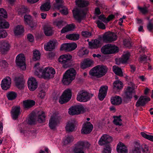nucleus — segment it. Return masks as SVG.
<instances>
[{
    "label": "nucleus",
    "mask_w": 153,
    "mask_h": 153,
    "mask_svg": "<svg viewBox=\"0 0 153 153\" xmlns=\"http://www.w3.org/2000/svg\"><path fill=\"white\" fill-rule=\"evenodd\" d=\"M40 73H41V75L39 74L37 70H36L34 72L35 74L39 77H42L45 79H48L52 78L54 76V75L55 74V71L54 68L51 67H46L42 70H39Z\"/></svg>",
    "instance_id": "obj_1"
},
{
    "label": "nucleus",
    "mask_w": 153,
    "mask_h": 153,
    "mask_svg": "<svg viewBox=\"0 0 153 153\" xmlns=\"http://www.w3.org/2000/svg\"><path fill=\"white\" fill-rule=\"evenodd\" d=\"M72 58V56L69 54L62 55L59 58L58 61L63 65L64 68H67L70 65V63Z\"/></svg>",
    "instance_id": "obj_7"
},
{
    "label": "nucleus",
    "mask_w": 153,
    "mask_h": 153,
    "mask_svg": "<svg viewBox=\"0 0 153 153\" xmlns=\"http://www.w3.org/2000/svg\"><path fill=\"white\" fill-rule=\"evenodd\" d=\"M111 103L113 105H118L121 104L122 102V100L121 97L116 95L111 98Z\"/></svg>",
    "instance_id": "obj_31"
},
{
    "label": "nucleus",
    "mask_w": 153,
    "mask_h": 153,
    "mask_svg": "<svg viewBox=\"0 0 153 153\" xmlns=\"http://www.w3.org/2000/svg\"><path fill=\"white\" fill-rule=\"evenodd\" d=\"M40 53L39 51L36 50L33 52V59L34 61L39 60L40 58Z\"/></svg>",
    "instance_id": "obj_48"
},
{
    "label": "nucleus",
    "mask_w": 153,
    "mask_h": 153,
    "mask_svg": "<svg viewBox=\"0 0 153 153\" xmlns=\"http://www.w3.org/2000/svg\"><path fill=\"white\" fill-rule=\"evenodd\" d=\"M90 98L89 94L87 92L82 91L79 92L77 96V100L80 102H86Z\"/></svg>",
    "instance_id": "obj_12"
},
{
    "label": "nucleus",
    "mask_w": 153,
    "mask_h": 153,
    "mask_svg": "<svg viewBox=\"0 0 153 153\" xmlns=\"http://www.w3.org/2000/svg\"><path fill=\"white\" fill-rule=\"evenodd\" d=\"M28 87L29 89L31 91H34L38 87V83L36 79L34 77L29 78L27 81Z\"/></svg>",
    "instance_id": "obj_15"
},
{
    "label": "nucleus",
    "mask_w": 153,
    "mask_h": 153,
    "mask_svg": "<svg viewBox=\"0 0 153 153\" xmlns=\"http://www.w3.org/2000/svg\"><path fill=\"white\" fill-rule=\"evenodd\" d=\"M1 33H2L3 34L2 35L3 37H6L7 36V33L6 31V30H4L3 28H0V39L1 38V37L2 36L1 35Z\"/></svg>",
    "instance_id": "obj_64"
},
{
    "label": "nucleus",
    "mask_w": 153,
    "mask_h": 153,
    "mask_svg": "<svg viewBox=\"0 0 153 153\" xmlns=\"http://www.w3.org/2000/svg\"><path fill=\"white\" fill-rule=\"evenodd\" d=\"M149 60V56H146V55H141L140 56V61L142 63H145L147 62L148 60Z\"/></svg>",
    "instance_id": "obj_54"
},
{
    "label": "nucleus",
    "mask_w": 153,
    "mask_h": 153,
    "mask_svg": "<svg viewBox=\"0 0 153 153\" xmlns=\"http://www.w3.org/2000/svg\"><path fill=\"white\" fill-rule=\"evenodd\" d=\"M137 8L138 10L143 14L147 13L148 12V8L146 6L142 7L138 5L137 7Z\"/></svg>",
    "instance_id": "obj_49"
},
{
    "label": "nucleus",
    "mask_w": 153,
    "mask_h": 153,
    "mask_svg": "<svg viewBox=\"0 0 153 153\" xmlns=\"http://www.w3.org/2000/svg\"><path fill=\"white\" fill-rule=\"evenodd\" d=\"M124 45L126 47H130L131 46V42L128 40L125 39L123 41Z\"/></svg>",
    "instance_id": "obj_61"
},
{
    "label": "nucleus",
    "mask_w": 153,
    "mask_h": 153,
    "mask_svg": "<svg viewBox=\"0 0 153 153\" xmlns=\"http://www.w3.org/2000/svg\"><path fill=\"white\" fill-rule=\"evenodd\" d=\"M79 37V35L78 34H69L66 35V38L69 40H76Z\"/></svg>",
    "instance_id": "obj_39"
},
{
    "label": "nucleus",
    "mask_w": 153,
    "mask_h": 153,
    "mask_svg": "<svg viewBox=\"0 0 153 153\" xmlns=\"http://www.w3.org/2000/svg\"><path fill=\"white\" fill-rule=\"evenodd\" d=\"M24 19L26 23L32 29H33L36 26V24H33L32 21V17L29 15H26L24 16Z\"/></svg>",
    "instance_id": "obj_30"
},
{
    "label": "nucleus",
    "mask_w": 153,
    "mask_h": 153,
    "mask_svg": "<svg viewBox=\"0 0 153 153\" xmlns=\"http://www.w3.org/2000/svg\"><path fill=\"white\" fill-rule=\"evenodd\" d=\"M58 45V42L56 39L51 40L46 44L44 45V47L46 51H51L54 49Z\"/></svg>",
    "instance_id": "obj_18"
},
{
    "label": "nucleus",
    "mask_w": 153,
    "mask_h": 153,
    "mask_svg": "<svg viewBox=\"0 0 153 153\" xmlns=\"http://www.w3.org/2000/svg\"><path fill=\"white\" fill-rule=\"evenodd\" d=\"M56 3L54 4L55 8L59 10L60 12L63 14L66 15L68 12V9L63 5V0H55Z\"/></svg>",
    "instance_id": "obj_9"
},
{
    "label": "nucleus",
    "mask_w": 153,
    "mask_h": 153,
    "mask_svg": "<svg viewBox=\"0 0 153 153\" xmlns=\"http://www.w3.org/2000/svg\"><path fill=\"white\" fill-rule=\"evenodd\" d=\"M71 92L70 90L67 89L65 90L60 98L59 102L61 104L67 102L71 99Z\"/></svg>",
    "instance_id": "obj_10"
},
{
    "label": "nucleus",
    "mask_w": 153,
    "mask_h": 153,
    "mask_svg": "<svg viewBox=\"0 0 153 153\" xmlns=\"http://www.w3.org/2000/svg\"><path fill=\"white\" fill-rule=\"evenodd\" d=\"M141 150L143 153H149L148 146L145 143L141 144L139 142L135 143L134 147L132 150V153H142Z\"/></svg>",
    "instance_id": "obj_5"
},
{
    "label": "nucleus",
    "mask_w": 153,
    "mask_h": 153,
    "mask_svg": "<svg viewBox=\"0 0 153 153\" xmlns=\"http://www.w3.org/2000/svg\"><path fill=\"white\" fill-rule=\"evenodd\" d=\"M29 11V10L27 9V7L24 6L19 10V13L22 14L28 12Z\"/></svg>",
    "instance_id": "obj_58"
},
{
    "label": "nucleus",
    "mask_w": 153,
    "mask_h": 153,
    "mask_svg": "<svg viewBox=\"0 0 153 153\" xmlns=\"http://www.w3.org/2000/svg\"><path fill=\"white\" fill-rule=\"evenodd\" d=\"M73 140V138L71 136H69L65 137L64 140V145H67L69 144Z\"/></svg>",
    "instance_id": "obj_50"
},
{
    "label": "nucleus",
    "mask_w": 153,
    "mask_h": 153,
    "mask_svg": "<svg viewBox=\"0 0 153 153\" xmlns=\"http://www.w3.org/2000/svg\"><path fill=\"white\" fill-rule=\"evenodd\" d=\"M96 23L97 24L98 27L102 29H104L105 28V25L101 21L98 20L96 21Z\"/></svg>",
    "instance_id": "obj_57"
},
{
    "label": "nucleus",
    "mask_w": 153,
    "mask_h": 153,
    "mask_svg": "<svg viewBox=\"0 0 153 153\" xmlns=\"http://www.w3.org/2000/svg\"><path fill=\"white\" fill-rule=\"evenodd\" d=\"M147 28L150 31L153 30V23L149 22L147 25Z\"/></svg>",
    "instance_id": "obj_63"
},
{
    "label": "nucleus",
    "mask_w": 153,
    "mask_h": 153,
    "mask_svg": "<svg viewBox=\"0 0 153 153\" xmlns=\"http://www.w3.org/2000/svg\"><path fill=\"white\" fill-rule=\"evenodd\" d=\"M114 123L117 125L120 126L122 124V120L120 117H114Z\"/></svg>",
    "instance_id": "obj_52"
},
{
    "label": "nucleus",
    "mask_w": 153,
    "mask_h": 153,
    "mask_svg": "<svg viewBox=\"0 0 153 153\" xmlns=\"http://www.w3.org/2000/svg\"><path fill=\"white\" fill-rule=\"evenodd\" d=\"M90 145L87 142L79 141L75 145L73 150L74 153H85L83 149L84 148H89Z\"/></svg>",
    "instance_id": "obj_4"
},
{
    "label": "nucleus",
    "mask_w": 153,
    "mask_h": 153,
    "mask_svg": "<svg viewBox=\"0 0 153 153\" xmlns=\"http://www.w3.org/2000/svg\"><path fill=\"white\" fill-rule=\"evenodd\" d=\"M51 7L50 3L46 2L42 5L40 7V9L42 11H47L49 10Z\"/></svg>",
    "instance_id": "obj_47"
},
{
    "label": "nucleus",
    "mask_w": 153,
    "mask_h": 153,
    "mask_svg": "<svg viewBox=\"0 0 153 153\" xmlns=\"http://www.w3.org/2000/svg\"><path fill=\"white\" fill-rule=\"evenodd\" d=\"M7 16V13L6 11L3 8H0V17L6 18Z\"/></svg>",
    "instance_id": "obj_53"
},
{
    "label": "nucleus",
    "mask_w": 153,
    "mask_h": 153,
    "mask_svg": "<svg viewBox=\"0 0 153 153\" xmlns=\"http://www.w3.org/2000/svg\"><path fill=\"white\" fill-rule=\"evenodd\" d=\"M10 49V45L9 43L6 42H3L1 44L0 47V51L1 53L4 54L6 53Z\"/></svg>",
    "instance_id": "obj_28"
},
{
    "label": "nucleus",
    "mask_w": 153,
    "mask_h": 153,
    "mask_svg": "<svg viewBox=\"0 0 153 153\" xmlns=\"http://www.w3.org/2000/svg\"><path fill=\"white\" fill-rule=\"evenodd\" d=\"M113 71L117 75L120 76H123V72L121 69L116 65H114L113 67Z\"/></svg>",
    "instance_id": "obj_40"
},
{
    "label": "nucleus",
    "mask_w": 153,
    "mask_h": 153,
    "mask_svg": "<svg viewBox=\"0 0 153 153\" xmlns=\"http://www.w3.org/2000/svg\"><path fill=\"white\" fill-rule=\"evenodd\" d=\"M93 63V61L90 59H85L81 63V68L84 69L91 66Z\"/></svg>",
    "instance_id": "obj_34"
},
{
    "label": "nucleus",
    "mask_w": 153,
    "mask_h": 153,
    "mask_svg": "<svg viewBox=\"0 0 153 153\" xmlns=\"http://www.w3.org/2000/svg\"><path fill=\"white\" fill-rule=\"evenodd\" d=\"M75 2L76 4L80 7H86L88 4L87 1L84 0H76Z\"/></svg>",
    "instance_id": "obj_43"
},
{
    "label": "nucleus",
    "mask_w": 153,
    "mask_h": 153,
    "mask_svg": "<svg viewBox=\"0 0 153 153\" xmlns=\"http://www.w3.org/2000/svg\"><path fill=\"white\" fill-rule=\"evenodd\" d=\"M88 53V51L85 48L80 49L78 53V54L80 56L87 54Z\"/></svg>",
    "instance_id": "obj_56"
},
{
    "label": "nucleus",
    "mask_w": 153,
    "mask_h": 153,
    "mask_svg": "<svg viewBox=\"0 0 153 153\" xmlns=\"http://www.w3.org/2000/svg\"><path fill=\"white\" fill-rule=\"evenodd\" d=\"M82 35L85 37H89L91 36V33L87 31H82Z\"/></svg>",
    "instance_id": "obj_60"
},
{
    "label": "nucleus",
    "mask_w": 153,
    "mask_h": 153,
    "mask_svg": "<svg viewBox=\"0 0 153 153\" xmlns=\"http://www.w3.org/2000/svg\"><path fill=\"white\" fill-rule=\"evenodd\" d=\"M44 32L46 36H50L53 34L52 28L50 26H46L44 28Z\"/></svg>",
    "instance_id": "obj_46"
},
{
    "label": "nucleus",
    "mask_w": 153,
    "mask_h": 153,
    "mask_svg": "<svg viewBox=\"0 0 153 153\" xmlns=\"http://www.w3.org/2000/svg\"><path fill=\"white\" fill-rule=\"evenodd\" d=\"M76 75L75 70L71 68L66 71L64 74L62 82L65 85H68L75 79Z\"/></svg>",
    "instance_id": "obj_3"
},
{
    "label": "nucleus",
    "mask_w": 153,
    "mask_h": 153,
    "mask_svg": "<svg viewBox=\"0 0 153 153\" xmlns=\"http://www.w3.org/2000/svg\"><path fill=\"white\" fill-rule=\"evenodd\" d=\"M27 39L30 42H33L34 40V38L33 35L31 34H28L27 35Z\"/></svg>",
    "instance_id": "obj_62"
},
{
    "label": "nucleus",
    "mask_w": 153,
    "mask_h": 153,
    "mask_svg": "<svg viewBox=\"0 0 153 153\" xmlns=\"http://www.w3.org/2000/svg\"><path fill=\"white\" fill-rule=\"evenodd\" d=\"M108 87L106 85L101 86L99 91L98 97L100 100H102L106 95Z\"/></svg>",
    "instance_id": "obj_23"
},
{
    "label": "nucleus",
    "mask_w": 153,
    "mask_h": 153,
    "mask_svg": "<svg viewBox=\"0 0 153 153\" xmlns=\"http://www.w3.org/2000/svg\"><path fill=\"white\" fill-rule=\"evenodd\" d=\"M7 97L9 100H12L15 99L17 97L16 93L13 91H10L7 93Z\"/></svg>",
    "instance_id": "obj_45"
},
{
    "label": "nucleus",
    "mask_w": 153,
    "mask_h": 153,
    "mask_svg": "<svg viewBox=\"0 0 153 153\" xmlns=\"http://www.w3.org/2000/svg\"><path fill=\"white\" fill-rule=\"evenodd\" d=\"M100 41L95 39L89 42V48L91 49L97 48L99 47Z\"/></svg>",
    "instance_id": "obj_33"
},
{
    "label": "nucleus",
    "mask_w": 153,
    "mask_h": 153,
    "mask_svg": "<svg viewBox=\"0 0 153 153\" xmlns=\"http://www.w3.org/2000/svg\"><path fill=\"white\" fill-rule=\"evenodd\" d=\"M112 141V137L109 135L104 134L103 135L98 141V144L100 146H103Z\"/></svg>",
    "instance_id": "obj_16"
},
{
    "label": "nucleus",
    "mask_w": 153,
    "mask_h": 153,
    "mask_svg": "<svg viewBox=\"0 0 153 153\" xmlns=\"http://www.w3.org/2000/svg\"><path fill=\"white\" fill-rule=\"evenodd\" d=\"M83 110V107L81 105H76L72 106L69 109L68 113L74 115L79 114Z\"/></svg>",
    "instance_id": "obj_13"
},
{
    "label": "nucleus",
    "mask_w": 153,
    "mask_h": 153,
    "mask_svg": "<svg viewBox=\"0 0 153 153\" xmlns=\"http://www.w3.org/2000/svg\"><path fill=\"white\" fill-rule=\"evenodd\" d=\"M10 26L9 23L5 20L0 18V27L1 28H7Z\"/></svg>",
    "instance_id": "obj_44"
},
{
    "label": "nucleus",
    "mask_w": 153,
    "mask_h": 153,
    "mask_svg": "<svg viewBox=\"0 0 153 153\" xmlns=\"http://www.w3.org/2000/svg\"><path fill=\"white\" fill-rule=\"evenodd\" d=\"M16 62L17 66L21 69L22 70L26 69L25 58L24 54H18L16 57Z\"/></svg>",
    "instance_id": "obj_8"
},
{
    "label": "nucleus",
    "mask_w": 153,
    "mask_h": 153,
    "mask_svg": "<svg viewBox=\"0 0 153 153\" xmlns=\"http://www.w3.org/2000/svg\"><path fill=\"white\" fill-rule=\"evenodd\" d=\"M74 29V25H68L63 28L61 31V33H64L73 30Z\"/></svg>",
    "instance_id": "obj_36"
},
{
    "label": "nucleus",
    "mask_w": 153,
    "mask_h": 153,
    "mask_svg": "<svg viewBox=\"0 0 153 153\" xmlns=\"http://www.w3.org/2000/svg\"><path fill=\"white\" fill-rule=\"evenodd\" d=\"M129 56L130 54L129 53L127 52L126 53L123 55L122 58L116 59V64L119 65L121 63H126L128 59Z\"/></svg>",
    "instance_id": "obj_25"
},
{
    "label": "nucleus",
    "mask_w": 153,
    "mask_h": 153,
    "mask_svg": "<svg viewBox=\"0 0 153 153\" xmlns=\"http://www.w3.org/2000/svg\"><path fill=\"white\" fill-rule=\"evenodd\" d=\"M21 110L19 106L13 107L11 111V115L13 120L16 119L21 113Z\"/></svg>",
    "instance_id": "obj_21"
},
{
    "label": "nucleus",
    "mask_w": 153,
    "mask_h": 153,
    "mask_svg": "<svg viewBox=\"0 0 153 153\" xmlns=\"http://www.w3.org/2000/svg\"><path fill=\"white\" fill-rule=\"evenodd\" d=\"M93 128V126L90 122H86L83 125L81 132L83 134H89L92 131Z\"/></svg>",
    "instance_id": "obj_20"
},
{
    "label": "nucleus",
    "mask_w": 153,
    "mask_h": 153,
    "mask_svg": "<svg viewBox=\"0 0 153 153\" xmlns=\"http://www.w3.org/2000/svg\"><path fill=\"white\" fill-rule=\"evenodd\" d=\"M117 39L116 35L112 33L105 36L103 37L104 42H105L114 41L116 40Z\"/></svg>",
    "instance_id": "obj_26"
},
{
    "label": "nucleus",
    "mask_w": 153,
    "mask_h": 153,
    "mask_svg": "<svg viewBox=\"0 0 153 153\" xmlns=\"http://www.w3.org/2000/svg\"><path fill=\"white\" fill-rule=\"evenodd\" d=\"M118 48L114 45L107 44L101 48V52L105 54H110L117 53L118 51Z\"/></svg>",
    "instance_id": "obj_6"
},
{
    "label": "nucleus",
    "mask_w": 153,
    "mask_h": 153,
    "mask_svg": "<svg viewBox=\"0 0 153 153\" xmlns=\"http://www.w3.org/2000/svg\"><path fill=\"white\" fill-rule=\"evenodd\" d=\"M131 87L128 86L125 91V95L124 96V100H128L131 98L132 97V93L134 92L135 89L134 85L133 83L131 84Z\"/></svg>",
    "instance_id": "obj_14"
},
{
    "label": "nucleus",
    "mask_w": 153,
    "mask_h": 153,
    "mask_svg": "<svg viewBox=\"0 0 153 153\" xmlns=\"http://www.w3.org/2000/svg\"><path fill=\"white\" fill-rule=\"evenodd\" d=\"M54 25L57 26L58 28H61L63 26H65L66 24V22L61 20L56 19L53 22Z\"/></svg>",
    "instance_id": "obj_38"
},
{
    "label": "nucleus",
    "mask_w": 153,
    "mask_h": 153,
    "mask_svg": "<svg viewBox=\"0 0 153 153\" xmlns=\"http://www.w3.org/2000/svg\"><path fill=\"white\" fill-rule=\"evenodd\" d=\"M117 152L118 153H127L128 149L127 147L124 143L119 142L117 146Z\"/></svg>",
    "instance_id": "obj_27"
},
{
    "label": "nucleus",
    "mask_w": 153,
    "mask_h": 153,
    "mask_svg": "<svg viewBox=\"0 0 153 153\" xmlns=\"http://www.w3.org/2000/svg\"><path fill=\"white\" fill-rule=\"evenodd\" d=\"M74 17L79 22L85 17L86 13L81 9L76 8L73 10Z\"/></svg>",
    "instance_id": "obj_11"
},
{
    "label": "nucleus",
    "mask_w": 153,
    "mask_h": 153,
    "mask_svg": "<svg viewBox=\"0 0 153 153\" xmlns=\"http://www.w3.org/2000/svg\"><path fill=\"white\" fill-rule=\"evenodd\" d=\"M23 105L25 108H29L35 105V102L33 100H26L23 102Z\"/></svg>",
    "instance_id": "obj_42"
},
{
    "label": "nucleus",
    "mask_w": 153,
    "mask_h": 153,
    "mask_svg": "<svg viewBox=\"0 0 153 153\" xmlns=\"http://www.w3.org/2000/svg\"><path fill=\"white\" fill-rule=\"evenodd\" d=\"M75 128V121L74 120L69 121L65 127L66 130L68 132L73 131Z\"/></svg>",
    "instance_id": "obj_29"
},
{
    "label": "nucleus",
    "mask_w": 153,
    "mask_h": 153,
    "mask_svg": "<svg viewBox=\"0 0 153 153\" xmlns=\"http://www.w3.org/2000/svg\"><path fill=\"white\" fill-rule=\"evenodd\" d=\"M108 68L105 66L98 65L94 67L90 71L91 75L100 78L104 76L106 73Z\"/></svg>",
    "instance_id": "obj_2"
},
{
    "label": "nucleus",
    "mask_w": 153,
    "mask_h": 153,
    "mask_svg": "<svg viewBox=\"0 0 153 153\" xmlns=\"http://www.w3.org/2000/svg\"><path fill=\"white\" fill-rule=\"evenodd\" d=\"M13 31L15 35H20L24 32V28L22 26L17 25L14 28Z\"/></svg>",
    "instance_id": "obj_35"
},
{
    "label": "nucleus",
    "mask_w": 153,
    "mask_h": 153,
    "mask_svg": "<svg viewBox=\"0 0 153 153\" xmlns=\"http://www.w3.org/2000/svg\"><path fill=\"white\" fill-rule=\"evenodd\" d=\"M36 120L35 117L34 116H31L27 119L26 121L28 123L32 125L35 124Z\"/></svg>",
    "instance_id": "obj_51"
},
{
    "label": "nucleus",
    "mask_w": 153,
    "mask_h": 153,
    "mask_svg": "<svg viewBox=\"0 0 153 153\" xmlns=\"http://www.w3.org/2000/svg\"><path fill=\"white\" fill-rule=\"evenodd\" d=\"M15 83L16 86L19 89H22L24 87V82L22 78H16Z\"/></svg>",
    "instance_id": "obj_32"
},
{
    "label": "nucleus",
    "mask_w": 153,
    "mask_h": 153,
    "mask_svg": "<svg viewBox=\"0 0 153 153\" xmlns=\"http://www.w3.org/2000/svg\"><path fill=\"white\" fill-rule=\"evenodd\" d=\"M11 82V78L7 76L3 79L1 81V86L2 89L4 90H7L10 86Z\"/></svg>",
    "instance_id": "obj_17"
},
{
    "label": "nucleus",
    "mask_w": 153,
    "mask_h": 153,
    "mask_svg": "<svg viewBox=\"0 0 153 153\" xmlns=\"http://www.w3.org/2000/svg\"><path fill=\"white\" fill-rule=\"evenodd\" d=\"M123 87L122 82L119 80H116L114 83V89L118 91L122 89Z\"/></svg>",
    "instance_id": "obj_41"
},
{
    "label": "nucleus",
    "mask_w": 153,
    "mask_h": 153,
    "mask_svg": "<svg viewBox=\"0 0 153 153\" xmlns=\"http://www.w3.org/2000/svg\"><path fill=\"white\" fill-rule=\"evenodd\" d=\"M36 119L39 123L43 122L45 119L44 113L42 111L39 112L37 116H36Z\"/></svg>",
    "instance_id": "obj_37"
},
{
    "label": "nucleus",
    "mask_w": 153,
    "mask_h": 153,
    "mask_svg": "<svg viewBox=\"0 0 153 153\" xmlns=\"http://www.w3.org/2000/svg\"><path fill=\"white\" fill-rule=\"evenodd\" d=\"M59 123L58 117L56 116H52L49 120V126L51 129H55Z\"/></svg>",
    "instance_id": "obj_22"
},
{
    "label": "nucleus",
    "mask_w": 153,
    "mask_h": 153,
    "mask_svg": "<svg viewBox=\"0 0 153 153\" xmlns=\"http://www.w3.org/2000/svg\"><path fill=\"white\" fill-rule=\"evenodd\" d=\"M150 100V98L149 97L144 96H141L137 102L136 106L137 107L140 105L144 106L148 101Z\"/></svg>",
    "instance_id": "obj_24"
},
{
    "label": "nucleus",
    "mask_w": 153,
    "mask_h": 153,
    "mask_svg": "<svg viewBox=\"0 0 153 153\" xmlns=\"http://www.w3.org/2000/svg\"><path fill=\"white\" fill-rule=\"evenodd\" d=\"M111 149L109 146H107L104 149L102 153H111Z\"/></svg>",
    "instance_id": "obj_59"
},
{
    "label": "nucleus",
    "mask_w": 153,
    "mask_h": 153,
    "mask_svg": "<svg viewBox=\"0 0 153 153\" xmlns=\"http://www.w3.org/2000/svg\"><path fill=\"white\" fill-rule=\"evenodd\" d=\"M39 91L38 97L41 99H43L45 96V93L43 89L39 88Z\"/></svg>",
    "instance_id": "obj_55"
},
{
    "label": "nucleus",
    "mask_w": 153,
    "mask_h": 153,
    "mask_svg": "<svg viewBox=\"0 0 153 153\" xmlns=\"http://www.w3.org/2000/svg\"><path fill=\"white\" fill-rule=\"evenodd\" d=\"M77 46L76 44L74 43H65L61 45L60 49L61 50L71 51L75 49Z\"/></svg>",
    "instance_id": "obj_19"
}]
</instances>
